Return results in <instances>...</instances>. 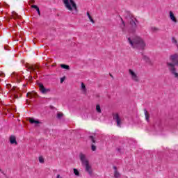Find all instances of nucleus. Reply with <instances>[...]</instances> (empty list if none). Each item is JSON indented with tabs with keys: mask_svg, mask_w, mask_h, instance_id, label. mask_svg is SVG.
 <instances>
[{
	"mask_svg": "<svg viewBox=\"0 0 178 178\" xmlns=\"http://www.w3.org/2000/svg\"><path fill=\"white\" fill-rule=\"evenodd\" d=\"M170 61L166 62V67L170 74L173 76L176 80H178V72L176 66H178V53L170 55L169 57Z\"/></svg>",
	"mask_w": 178,
	"mask_h": 178,
	"instance_id": "1",
	"label": "nucleus"
},
{
	"mask_svg": "<svg viewBox=\"0 0 178 178\" xmlns=\"http://www.w3.org/2000/svg\"><path fill=\"white\" fill-rule=\"evenodd\" d=\"M127 42L131 45V47L136 49H140L144 51L145 49V42L140 36L134 35L127 38Z\"/></svg>",
	"mask_w": 178,
	"mask_h": 178,
	"instance_id": "2",
	"label": "nucleus"
},
{
	"mask_svg": "<svg viewBox=\"0 0 178 178\" xmlns=\"http://www.w3.org/2000/svg\"><path fill=\"white\" fill-rule=\"evenodd\" d=\"M63 3L68 10L70 13H72L74 16H77L79 14V8H77V4L76 3V1L74 0H62Z\"/></svg>",
	"mask_w": 178,
	"mask_h": 178,
	"instance_id": "3",
	"label": "nucleus"
},
{
	"mask_svg": "<svg viewBox=\"0 0 178 178\" xmlns=\"http://www.w3.org/2000/svg\"><path fill=\"white\" fill-rule=\"evenodd\" d=\"M79 157L81 159V162L82 163V166H83L85 169V172L88 173L90 176L92 175V166L91 164H90V161H88V159H87V157L86 156V154L83 153L79 154Z\"/></svg>",
	"mask_w": 178,
	"mask_h": 178,
	"instance_id": "4",
	"label": "nucleus"
},
{
	"mask_svg": "<svg viewBox=\"0 0 178 178\" xmlns=\"http://www.w3.org/2000/svg\"><path fill=\"white\" fill-rule=\"evenodd\" d=\"M120 27L123 31H129V33H134L137 30V24L136 23H122Z\"/></svg>",
	"mask_w": 178,
	"mask_h": 178,
	"instance_id": "5",
	"label": "nucleus"
},
{
	"mask_svg": "<svg viewBox=\"0 0 178 178\" xmlns=\"http://www.w3.org/2000/svg\"><path fill=\"white\" fill-rule=\"evenodd\" d=\"M129 73L131 76V79L134 81H135L136 83H138V81H140V78H138V76H137V74H136V72H134V71H133L132 70H129Z\"/></svg>",
	"mask_w": 178,
	"mask_h": 178,
	"instance_id": "6",
	"label": "nucleus"
},
{
	"mask_svg": "<svg viewBox=\"0 0 178 178\" xmlns=\"http://www.w3.org/2000/svg\"><path fill=\"white\" fill-rule=\"evenodd\" d=\"M38 87H39V90H40V92H42V94H48V92H51V89L45 88V87H44V84H42L41 83H38Z\"/></svg>",
	"mask_w": 178,
	"mask_h": 178,
	"instance_id": "7",
	"label": "nucleus"
},
{
	"mask_svg": "<svg viewBox=\"0 0 178 178\" xmlns=\"http://www.w3.org/2000/svg\"><path fill=\"white\" fill-rule=\"evenodd\" d=\"M113 120H115L117 123V126L120 127L122 124V120L120 119V116H119L118 113H115L113 115Z\"/></svg>",
	"mask_w": 178,
	"mask_h": 178,
	"instance_id": "8",
	"label": "nucleus"
},
{
	"mask_svg": "<svg viewBox=\"0 0 178 178\" xmlns=\"http://www.w3.org/2000/svg\"><path fill=\"white\" fill-rule=\"evenodd\" d=\"M89 138L90 140V141L92 143V145H91V149L92 151H96L97 149V146L95 145L96 141H95V138H94V136H90Z\"/></svg>",
	"mask_w": 178,
	"mask_h": 178,
	"instance_id": "9",
	"label": "nucleus"
},
{
	"mask_svg": "<svg viewBox=\"0 0 178 178\" xmlns=\"http://www.w3.org/2000/svg\"><path fill=\"white\" fill-rule=\"evenodd\" d=\"M127 19L128 20V23H137V18L134 15H129Z\"/></svg>",
	"mask_w": 178,
	"mask_h": 178,
	"instance_id": "10",
	"label": "nucleus"
},
{
	"mask_svg": "<svg viewBox=\"0 0 178 178\" xmlns=\"http://www.w3.org/2000/svg\"><path fill=\"white\" fill-rule=\"evenodd\" d=\"M26 67L29 70H31V72H35L37 69H40V67L37 65H26Z\"/></svg>",
	"mask_w": 178,
	"mask_h": 178,
	"instance_id": "11",
	"label": "nucleus"
},
{
	"mask_svg": "<svg viewBox=\"0 0 178 178\" xmlns=\"http://www.w3.org/2000/svg\"><path fill=\"white\" fill-rule=\"evenodd\" d=\"M169 18L170 19L171 21L173 22V23H177V19H176V17L175 16V13H173L172 11H170Z\"/></svg>",
	"mask_w": 178,
	"mask_h": 178,
	"instance_id": "12",
	"label": "nucleus"
},
{
	"mask_svg": "<svg viewBox=\"0 0 178 178\" xmlns=\"http://www.w3.org/2000/svg\"><path fill=\"white\" fill-rule=\"evenodd\" d=\"M143 60H145V62H146V63H147V65H150L152 66V61L151 60V59L149 58V57L143 55Z\"/></svg>",
	"mask_w": 178,
	"mask_h": 178,
	"instance_id": "13",
	"label": "nucleus"
},
{
	"mask_svg": "<svg viewBox=\"0 0 178 178\" xmlns=\"http://www.w3.org/2000/svg\"><path fill=\"white\" fill-rule=\"evenodd\" d=\"M113 169H114V177L119 178L120 177V173L118 171V168L116 166H113Z\"/></svg>",
	"mask_w": 178,
	"mask_h": 178,
	"instance_id": "14",
	"label": "nucleus"
},
{
	"mask_svg": "<svg viewBox=\"0 0 178 178\" xmlns=\"http://www.w3.org/2000/svg\"><path fill=\"white\" fill-rule=\"evenodd\" d=\"M10 144H15V145H17V141H16L15 136H10Z\"/></svg>",
	"mask_w": 178,
	"mask_h": 178,
	"instance_id": "15",
	"label": "nucleus"
},
{
	"mask_svg": "<svg viewBox=\"0 0 178 178\" xmlns=\"http://www.w3.org/2000/svg\"><path fill=\"white\" fill-rule=\"evenodd\" d=\"M144 113L146 121L149 122V113H148V111H147V109H144Z\"/></svg>",
	"mask_w": 178,
	"mask_h": 178,
	"instance_id": "16",
	"label": "nucleus"
},
{
	"mask_svg": "<svg viewBox=\"0 0 178 178\" xmlns=\"http://www.w3.org/2000/svg\"><path fill=\"white\" fill-rule=\"evenodd\" d=\"M37 95L35 92H29L26 94L27 97H30V98H34Z\"/></svg>",
	"mask_w": 178,
	"mask_h": 178,
	"instance_id": "17",
	"label": "nucleus"
},
{
	"mask_svg": "<svg viewBox=\"0 0 178 178\" xmlns=\"http://www.w3.org/2000/svg\"><path fill=\"white\" fill-rule=\"evenodd\" d=\"M29 122H30V123H31V124H34V123H35V124H39V123H40V121L35 120H34L33 118H30V119H29Z\"/></svg>",
	"mask_w": 178,
	"mask_h": 178,
	"instance_id": "18",
	"label": "nucleus"
},
{
	"mask_svg": "<svg viewBox=\"0 0 178 178\" xmlns=\"http://www.w3.org/2000/svg\"><path fill=\"white\" fill-rule=\"evenodd\" d=\"M171 42L175 45H176V47H177L178 44H177V40L176 39V38L172 37L171 39Z\"/></svg>",
	"mask_w": 178,
	"mask_h": 178,
	"instance_id": "19",
	"label": "nucleus"
},
{
	"mask_svg": "<svg viewBox=\"0 0 178 178\" xmlns=\"http://www.w3.org/2000/svg\"><path fill=\"white\" fill-rule=\"evenodd\" d=\"M87 16L91 23H95L92 17H91V15H90V13L87 12Z\"/></svg>",
	"mask_w": 178,
	"mask_h": 178,
	"instance_id": "20",
	"label": "nucleus"
},
{
	"mask_svg": "<svg viewBox=\"0 0 178 178\" xmlns=\"http://www.w3.org/2000/svg\"><path fill=\"white\" fill-rule=\"evenodd\" d=\"M60 67H62V69H66L67 70H69V69H70V67L69 65L65 64H61Z\"/></svg>",
	"mask_w": 178,
	"mask_h": 178,
	"instance_id": "21",
	"label": "nucleus"
},
{
	"mask_svg": "<svg viewBox=\"0 0 178 178\" xmlns=\"http://www.w3.org/2000/svg\"><path fill=\"white\" fill-rule=\"evenodd\" d=\"M96 111L98 113H101L102 112V111H101V106H99V104L96 106Z\"/></svg>",
	"mask_w": 178,
	"mask_h": 178,
	"instance_id": "22",
	"label": "nucleus"
},
{
	"mask_svg": "<svg viewBox=\"0 0 178 178\" xmlns=\"http://www.w3.org/2000/svg\"><path fill=\"white\" fill-rule=\"evenodd\" d=\"M74 173L75 176H80V172L76 168H74Z\"/></svg>",
	"mask_w": 178,
	"mask_h": 178,
	"instance_id": "23",
	"label": "nucleus"
},
{
	"mask_svg": "<svg viewBox=\"0 0 178 178\" xmlns=\"http://www.w3.org/2000/svg\"><path fill=\"white\" fill-rule=\"evenodd\" d=\"M152 31H154V32L159 31V28L153 26L152 27Z\"/></svg>",
	"mask_w": 178,
	"mask_h": 178,
	"instance_id": "24",
	"label": "nucleus"
},
{
	"mask_svg": "<svg viewBox=\"0 0 178 178\" xmlns=\"http://www.w3.org/2000/svg\"><path fill=\"white\" fill-rule=\"evenodd\" d=\"M63 117V113H58L57 114V118H58V119H61Z\"/></svg>",
	"mask_w": 178,
	"mask_h": 178,
	"instance_id": "25",
	"label": "nucleus"
},
{
	"mask_svg": "<svg viewBox=\"0 0 178 178\" xmlns=\"http://www.w3.org/2000/svg\"><path fill=\"white\" fill-rule=\"evenodd\" d=\"M40 163H44V158L42 156L39 157Z\"/></svg>",
	"mask_w": 178,
	"mask_h": 178,
	"instance_id": "26",
	"label": "nucleus"
},
{
	"mask_svg": "<svg viewBox=\"0 0 178 178\" xmlns=\"http://www.w3.org/2000/svg\"><path fill=\"white\" fill-rule=\"evenodd\" d=\"M31 8H33V9H35V10H37L38 9L40 8H38V6H37L36 5H33V6H31Z\"/></svg>",
	"mask_w": 178,
	"mask_h": 178,
	"instance_id": "27",
	"label": "nucleus"
},
{
	"mask_svg": "<svg viewBox=\"0 0 178 178\" xmlns=\"http://www.w3.org/2000/svg\"><path fill=\"white\" fill-rule=\"evenodd\" d=\"M81 88L82 90H86V85H84V83H81Z\"/></svg>",
	"mask_w": 178,
	"mask_h": 178,
	"instance_id": "28",
	"label": "nucleus"
},
{
	"mask_svg": "<svg viewBox=\"0 0 178 178\" xmlns=\"http://www.w3.org/2000/svg\"><path fill=\"white\" fill-rule=\"evenodd\" d=\"M13 17H19V15L16 13H13Z\"/></svg>",
	"mask_w": 178,
	"mask_h": 178,
	"instance_id": "29",
	"label": "nucleus"
},
{
	"mask_svg": "<svg viewBox=\"0 0 178 178\" xmlns=\"http://www.w3.org/2000/svg\"><path fill=\"white\" fill-rule=\"evenodd\" d=\"M36 11L38 12V15L41 16V13L40 12V8L36 10Z\"/></svg>",
	"mask_w": 178,
	"mask_h": 178,
	"instance_id": "30",
	"label": "nucleus"
},
{
	"mask_svg": "<svg viewBox=\"0 0 178 178\" xmlns=\"http://www.w3.org/2000/svg\"><path fill=\"white\" fill-rule=\"evenodd\" d=\"M65 81V77L60 79V83H63Z\"/></svg>",
	"mask_w": 178,
	"mask_h": 178,
	"instance_id": "31",
	"label": "nucleus"
},
{
	"mask_svg": "<svg viewBox=\"0 0 178 178\" xmlns=\"http://www.w3.org/2000/svg\"><path fill=\"white\" fill-rule=\"evenodd\" d=\"M56 178H62L60 175H57Z\"/></svg>",
	"mask_w": 178,
	"mask_h": 178,
	"instance_id": "32",
	"label": "nucleus"
},
{
	"mask_svg": "<svg viewBox=\"0 0 178 178\" xmlns=\"http://www.w3.org/2000/svg\"><path fill=\"white\" fill-rule=\"evenodd\" d=\"M0 76H3V72H0Z\"/></svg>",
	"mask_w": 178,
	"mask_h": 178,
	"instance_id": "33",
	"label": "nucleus"
},
{
	"mask_svg": "<svg viewBox=\"0 0 178 178\" xmlns=\"http://www.w3.org/2000/svg\"><path fill=\"white\" fill-rule=\"evenodd\" d=\"M177 51H178V44H177Z\"/></svg>",
	"mask_w": 178,
	"mask_h": 178,
	"instance_id": "34",
	"label": "nucleus"
},
{
	"mask_svg": "<svg viewBox=\"0 0 178 178\" xmlns=\"http://www.w3.org/2000/svg\"><path fill=\"white\" fill-rule=\"evenodd\" d=\"M110 76H111V77H113V76H112V74H110Z\"/></svg>",
	"mask_w": 178,
	"mask_h": 178,
	"instance_id": "35",
	"label": "nucleus"
},
{
	"mask_svg": "<svg viewBox=\"0 0 178 178\" xmlns=\"http://www.w3.org/2000/svg\"><path fill=\"white\" fill-rule=\"evenodd\" d=\"M118 151H120V149H118Z\"/></svg>",
	"mask_w": 178,
	"mask_h": 178,
	"instance_id": "36",
	"label": "nucleus"
}]
</instances>
